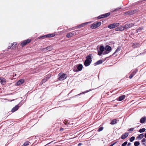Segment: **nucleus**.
I'll return each instance as SVG.
<instances>
[{
  "mask_svg": "<svg viewBox=\"0 0 146 146\" xmlns=\"http://www.w3.org/2000/svg\"><path fill=\"white\" fill-rule=\"evenodd\" d=\"M92 55L91 54H89L86 57V60L84 63V64L86 66H89L91 63L92 61Z\"/></svg>",
  "mask_w": 146,
  "mask_h": 146,
  "instance_id": "obj_1",
  "label": "nucleus"
},
{
  "mask_svg": "<svg viewBox=\"0 0 146 146\" xmlns=\"http://www.w3.org/2000/svg\"><path fill=\"white\" fill-rule=\"evenodd\" d=\"M83 66L81 64H79L75 66L73 68V71L74 72L80 71L82 69Z\"/></svg>",
  "mask_w": 146,
  "mask_h": 146,
  "instance_id": "obj_2",
  "label": "nucleus"
},
{
  "mask_svg": "<svg viewBox=\"0 0 146 146\" xmlns=\"http://www.w3.org/2000/svg\"><path fill=\"white\" fill-rule=\"evenodd\" d=\"M58 79L59 80H63L66 78L67 77V75L62 73H59L58 76Z\"/></svg>",
  "mask_w": 146,
  "mask_h": 146,
  "instance_id": "obj_3",
  "label": "nucleus"
},
{
  "mask_svg": "<svg viewBox=\"0 0 146 146\" xmlns=\"http://www.w3.org/2000/svg\"><path fill=\"white\" fill-rule=\"evenodd\" d=\"M119 23H113L109 25L108 27L109 29H111L117 27L119 26Z\"/></svg>",
  "mask_w": 146,
  "mask_h": 146,
  "instance_id": "obj_4",
  "label": "nucleus"
},
{
  "mask_svg": "<svg viewBox=\"0 0 146 146\" xmlns=\"http://www.w3.org/2000/svg\"><path fill=\"white\" fill-rule=\"evenodd\" d=\"M31 40L30 39H28L27 40H25L23 41L21 44V45L22 46L24 47L27 44L29 43Z\"/></svg>",
  "mask_w": 146,
  "mask_h": 146,
  "instance_id": "obj_5",
  "label": "nucleus"
},
{
  "mask_svg": "<svg viewBox=\"0 0 146 146\" xmlns=\"http://www.w3.org/2000/svg\"><path fill=\"white\" fill-rule=\"evenodd\" d=\"M110 13H108L105 14L100 15L97 17L98 19H100L102 18H105L109 16L110 15Z\"/></svg>",
  "mask_w": 146,
  "mask_h": 146,
  "instance_id": "obj_6",
  "label": "nucleus"
},
{
  "mask_svg": "<svg viewBox=\"0 0 146 146\" xmlns=\"http://www.w3.org/2000/svg\"><path fill=\"white\" fill-rule=\"evenodd\" d=\"M25 80L23 79H20V80H19L18 81L17 83V86L21 85L23 84Z\"/></svg>",
  "mask_w": 146,
  "mask_h": 146,
  "instance_id": "obj_7",
  "label": "nucleus"
},
{
  "mask_svg": "<svg viewBox=\"0 0 146 146\" xmlns=\"http://www.w3.org/2000/svg\"><path fill=\"white\" fill-rule=\"evenodd\" d=\"M137 70H133V71L131 73V74L129 76V78L130 79L132 78L133 76L136 74L137 72Z\"/></svg>",
  "mask_w": 146,
  "mask_h": 146,
  "instance_id": "obj_8",
  "label": "nucleus"
},
{
  "mask_svg": "<svg viewBox=\"0 0 146 146\" xmlns=\"http://www.w3.org/2000/svg\"><path fill=\"white\" fill-rule=\"evenodd\" d=\"M74 31L69 33L66 35V37L67 38H70L73 36L74 35Z\"/></svg>",
  "mask_w": 146,
  "mask_h": 146,
  "instance_id": "obj_9",
  "label": "nucleus"
},
{
  "mask_svg": "<svg viewBox=\"0 0 146 146\" xmlns=\"http://www.w3.org/2000/svg\"><path fill=\"white\" fill-rule=\"evenodd\" d=\"M19 108V106L18 105H17L12 109L11 111L12 112H14L16 111Z\"/></svg>",
  "mask_w": 146,
  "mask_h": 146,
  "instance_id": "obj_10",
  "label": "nucleus"
},
{
  "mask_svg": "<svg viewBox=\"0 0 146 146\" xmlns=\"http://www.w3.org/2000/svg\"><path fill=\"white\" fill-rule=\"evenodd\" d=\"M125 97V95H123L121 96H120L119 98H118L117 100L118 101H121L124 99Z\"/></svg>",
  "mask_w": 146,
  "mask_h": 146,
  "instance_id": "obj_11",
  "label": "nucleus"
},
{
  "mask_svg": "<svg viewBox=\"0 0 146 146\" xmlns=\"http://www.w3.org/2000/svg\"><path fill=\"white\" fill-rule=\"evenodd\" d=\"M137 11V10H131L129 11L128 12H127V14L131 15L133 14L134 13H136Z\"/></svg>",
  "mask_w": 146,
  "mask_h": 146,
  "instance_id": "obj_12",
  "label": "nucleus"
},
{
  "mask_svg": "<svg viewBox=\"0 0 146 146\" xmlns=\"http://www.w3.org/2000/svg\"><path fill=\"white\" fill-rule=\"evenodd\" d=\"M88 23V22H86L84 23H83L81 24L78 25L77 26V28H80L81 27H84V25H87Z\"/></svg>",
  "mask_w": 146,
  "mask_h": 146,
  "instance_id": "obj_13",
  "label": "nucleus"
},
{
  "mask_svg": "<svg viewBox=\"0 0 146 146\" xmlns=\"http://www.w3.org/2000/svg\"><path fill=\"white\" fill-rule=\"evenodd\" d=\"M128 134L127 133H125L122 135L121 138L123 139H124L128 136Z\"/></svg>",
  "mask_w": 146,
  "mask_h": 146,
  "instance_id": "obj_14",
  "label": "nucleus"
},
{
  "mask_svg": "<svg viewBox=\"0 0 146 146\" xmlns=\"http://www.w3.org/2000/svg\"><path fill=\"white\" fill-rule=\"evenodd\" d=\"M140 46V44L138 43H133L132 46L134 48H137Z\"/></svg>",
  "mask_w": 146,
  "mask_h": 146,
  "instance_id": "obj_15",
  "label": "nucleus"
},
{
  "mask_svg": "<svg viewBox=\"0 0 146 146\" xmlns=\"http://www.w3.org/2000/svg\"><path fill=\"white\" fill-rule=\"evenodd\" d=\"M111 47L108 45L106 46L105 48V50L108 51H110L111 50Z\"/></svg>",
  "mask_w": 146,
  "mask_h": 146,
  "instance_id": "obj_16",
  "label": "nucleus"
},
{
  "mask_svg": "<svg viewBox=\"0 0 146 146\" xmlns=\"http://www.w3.org/2000/svg\"><path fill=\"white\" fill-rule=\"evenodd\" d=\"M146 120V117H143L141 118L140 120V122L142 123H143L145 122Z\"/></svg>",
  "mask_w": 146,
  "mask_h": 146,
  "instance_id": "obj_17",
  "label": "nucleus"
},
{
  "mask_svg": "<svg viewBox=\"0 0 146 146\" xmlns=\"http://www.w3.org/2000/svg\"><path fill=\"white\" fill-rule=\"evenodd\" d=\"M117 120L116 119H114L113 120L111 121L110 124L111 125H114L117 123Z\"/></svg>",
  "mask_w": 146,
  "mask_h": 146,
  "instance_id": "obj_18",
  "label": "nucleus"
},
{
  "mask_svg": "<svg viewBox=\"0 0 146 146\" xmlns=\"http://www.w3.org/2000/svg\"><path fill=\"white\" fill-rule=\"evenodd\" d=\"M121 46H118L116 49V50H115L113 54L112 55H113L115 53H116L117 52L119 51L121 49Z\"/></svg>",
  "mask_w": 146,
  "mask_h": 146,
  "instance_id": "obj_19",
  "label": "nucleus"
},
{
  "mask_svg": "<svg viewBox=\"0 0 146 146\" xmlns=\"http://www.w3.org/2000/svg\"><path fill=\"white\" fill-rule=\"evenodd\" d=\"M144 137V135L143 134H141L139 135L137 137V138L138 139L140 140L142 139Z\"/></svg>",
  "mask_w": 146,
  "mask_h": 146,
  "instance_id": "obj_20",
  "label": "nucleus"
},
{
  "mask_svg": "<svg viewBox=\"0 0 146 146\" xmlns=\"http://www.w3.org/2000/svg\"><path fill=\"white\" fill-rule=\"evenodd\" d=\"M47 38H48L47 35L40 36L38 37V38L42 39Z\"/></svg>",
  "mask_w": 146,
  "mask_h": 146,
  "instance_id": "obj_21",
  "label": "nucleus"
},
{
  "mask_svg": "<svg viewBox=\"0 0 146 146\" xmlns=\"http://www.w3.org/2000/svg\"><path fill=\"white\" fill-rule=\"evenodd\" d=\"M46 48L47 50L49 51L53 49L52 46V45L49 46Z\"/></svg>",
  "mask_w": 146,
  "mask_h": 146,
  "instance_id": "obj_22",
  "label": "nucleus"
},
{
  "mask_svg": "<svg viewBox=\"0 0 146 146\" xmlns=\"http://www.w3.org/2000/svg\"><path fill=\"white\" fill-rule=\"evenodd\" d=\"M49 78V77H48V76H47L44 79H43L42 80V82L43 83H44Z\"/></svg>",
  "mask_w": 146,
  "mask_h": 146,
  "instance_id": "obj_23",
  "label": "nucleus"
},
{
  "mask_svg": "<svg viewBox=\"0 0 146 146\" xmlns=\"http://www.w3.org/2000/svg\"><path fill=\"white\" fill-rule=\"evenodd\" d=\"M102 62H103V61H102V60H100L96 62L95 63V64L96 65L99 64H102Z\"/></svg>",
  "mask_w": 146,
  "mask_h": 146,
  "instance_id": "obj_24",
  "label": "nucleus"
},
{
  "mask_svg": "<svg viewBox=\"0 0 146 146\" xmlns=\"http://www.w3.org/2000/svg\"><path fill=\"white\" fill-rule=\"evenodd\" d=\"M6 80L4 78H3L2 80H1L0 82L3 85H4L6 83Z\"/></svg>",
  "mask_w": 146,
  "mask_h": 146,
  "instance_id": "obj_25",
  "label": "nucleus"
},
{
  "mask_svg": "<svg viewBox=\"0 0 146 146\" xmlns=\"http://www.w3.org/2000/svg\"><path fill=\"white\" fill-rule=\"evenodd\" d=\"M105 50V48L103 46H101L100 47V51L103 52Z\"/></svg>",
  "mask_w": 146,
  "mask_h": 146,
  "instance_id": "obj_26",
  "label": "nucleus"
},
{
  "mask_svg": "<svg viewBox=\"0 0 146 146\" xmlns=\"http://www.w3.org/2000/svg\"><path fill=\"white\" fill-rule=\"evenodd\" d=\"M119 27L120 29V31H123L125 29V26H124L123 27L122 26H120Z\"/></svg>",
  "mask_w": 146,
  "mask_h": 146,
  "instance_id": "obj_27",
  "label": "nucleus"
},
{
  "mask_svg": "<svg viewBox=\"0 0 146 146\" xmlns=\"http://www.w3.org/2000/svg\"><path fill=\"white\" fill-rule=\"evenodd\" d=\"M91 28L92 29H95L97 28L95 23L91 25Z\"/></svg>",
  "mask_w": 146,
  "mask_h": 146,
  "instance_id": "obj_28",
  "label": "nucleus"
},
{
  "mask_svg": "<svg viewBox=\"0 0 146 146\" xmlns=\"http://www.w3.org/2000/svg\"><path fill=\"white\" fill-rule=\"evenodd\" d=\"M145 130H146L144 128H143L141 129H140L139 130V131L140 133H143V132H145Z\"/></svg>",
  "mask_w": 146,
  "mask_h": 146,
  "instance_id": "obj_29",
  "label": "nucleus"
},
{
  "mask_svg": "<svg viewBox=\"0 0 146 146\" xmlns=\"http://www.w3.org/2000/svg\"><path fill=\"white\" fill-rule=\"evenodd\" d=\"M47 35L48 37H53L55 35L53 33L48 34Z\"/></svg>",
  "mask_w": 146,
  "mask_h": 146,
  "instance_id": "obj_30",
  "label": "nucleus"
},
{
  "mask_svg": "<svg viewBox=\"0 0 146 146\" xmlns=\"http://www.w3.org/2000/svg\"><path fill=\"white\" fill-rule=\"evenodd\" d=\"M29 143H30V142H29V141H26L24 143V144L23 145V146H27L29 145Z\"/></svg>",
  "mask_w": 146,
  "mask_h": 146,
  "instance_id": "obj_31",
  "label": "nucleus"
},
{
  "mask_svg": "<svg viewBox=\"0 0 146 146\" xmlns=\"http://www.w3.org/2000/svg\"><path fill=\"white\" fill-rule=\"evenodd\" d=\"M135 137L134 136H132L130 137L129 139V141L130 142H133L135 139Z\"/></svg>",
  "mask_w": 146,
  "mask_h": 146,
  "instance_id": "obj_32",
  "label": "nucleus"
},
{
  "mask_svg": "<svg viewBox=\"0 0 146 146\" xmlns=\"http://www.w3.org/2000/svg\"><path fill=\"white\" fill-rule=\"evenodd\" d=\"M140 144V143L139 141H135L134 142V145L135 146H138Z\"/></svg>",
  "mask_w": 146,
  "mask_h": 146,
  "instance_id": "obj_33",
  "label": "nucleus"
},
{
  "mask_svg": "<svg viewBox=\"0 0 146 146\" xmlns=\"http://www.w3.org/2000/svg\"><path fill=\"white\" fill-rule=\"evenodd\" d=\"M95 24L96 25V26L97 27L100 26L101 25V23L100 22H98L96 23Z\"/></svg>",
  "mask_w": 146,
  "mask_h": 146,
  "instance_id": "obj_34",
  "label": "nucleus"
},
{
  "mask_svg": "<svg viewBox=\"0 0 146 146\" xmlns=\"http://www.w3.org/2000/svg\"><path fill=\"white\" fill-rule=\"evenodd\" d=\"M103 129V127H100L98 130H97L98 131L100 132V131H102Z\"/></svg>",
  "mask_w": 146,
  "mask_h": 146,
  "instance_id": "obj_35",
  "label": "nucleus"
},
{
  "mask_svg": "<svg viewBox=\"0 0 146 146\" xmlns=\"http://www.w3.org/2000/svg\"><path fill=\"white\" fill-rule=\"evenodd\" d=\"M103 52H101L99 50H98V54L99 55L101 56L102 54H103Z\"/></svg>",
  "mask_w": 146,
  "mask_h": 146,
  "instance_id": "obj_36",
  "label": "nucleus"
},
{
  "mask_svg": "<svg viewBox=\"0 0 146 146\" xmlns=\"http://www.w3.org/2000/svg\"><path fill=\"white\" fill-rule=\"evenodd\" d=\"M109 51H106V50H105L104 51L103 53V54H108V53H109Z\"/></svg>",
  "mask_w": 146,
  "mask_h": 146,
  "instance_id": "obj_37",
  "label": "nucleus"
},
{
  "mask_svg": "<svg viewBox=\"0 0 146 146\" xmlns=\"http://www.w3.org/2000/svg\"><path fill=\"white\" fill-rule=\"evenodd\" d=\"M127 141H125L124 143H123L121 145L122 146H125L127 144Z\"/></svg>",
  "mask_w": 146,
  "mask_h": 146,
  "instance_id": "obj_38",
  "label": "nucleus"
},
{
  "mask_svg": "<svg viewBox=\"0 0 146 146\" xmlns=\"http://www.w3.org/2000/svg\"><path fill=\"white\" fill-rule=\"evenodd\" d=\"M17 44V43L16 42H14L13 43V44H12V46H14V47Z\"/></svg>",
  "mask_w": 146,
  "mask_h": 146,
  "instance_id": "obj_39",
  "label": "nucleus"
},
{
  "mask_svg": "<svg viewBox=\"0 0 146 146\" xmlns=\"http://www.w3.org/2000/svg\"><path fill=\"white\" fill-rule=\"evenodd\" d=\"M14 48V46H9L8 47V49H13Z\"/></svg>",
  "mask_w": 146,
  "mask_h": 146,
  "instance_id": "obj_40",
  "label": "nucleus"
},
{
  "mask_svg": "<svg viewBox=\"0 0 146 146\" xmlns=\"http://www.w3.org/2000/svg\"><path fill=\"white\" fill-rule=\"evenodd\" d=\"M47 50L46 48H43L42 49V51H46Z\"/></svg>",
  "mask_w": 146,
  "mask_h": 146,
  "instance_id": "obj_41",
  "label": "nucleus"
},
{
  "mask_svg": "<svg viewBox=\"0 0 146 146\" xmlns=\"http://www.w3.org/2000/svg\"><path fill=\"white\" fill-rule=\"evenodd\" d=\"M120 8H116V9H115L114 10V11H117L118 10H119V9H120Z\"/></svg>",
  "mask_w": 146,
  "mask_h": 146,
  "instance_id": "obj_42",
  "label": "nucleus"
},
{
  "mask_svg": "<svg viewBox=\"0 0 146 146\" xmlns=\"http://www.w3.org/2000/svg\"><path fill=\"white\" fill-rule=\"evenodd\" d=\"M117 141H116V142H115V143H112V144H111L110 146H113V145H114L116 143H117Z\"/></svg>",
  "mask_w": 146,
  "mask_h": 146,
  "instance_id": "obj_43",
  "label": "nucleus"
},
{
  "mask_svg": "<svg viewBox=\"0 0 146 146\" xmlns=\"http://www.w3.org/2000/svg\"><path fill=\"white\" fill-rule=\"evenodd\" d=\"M120 29L119 27H117L115 29V31H120Z\"/></svg>",
  "mask_w": 146,
  "mask_h": 146,
  "instance_id": "obj_44",
  "label": "nucleus"
},
{
  "mask_svg": "<svg viewBox=\"0 0 146 146\" xmlns=\"http://www.w3.org/2000/svg\"><path fill=\"white\" fill-rule=\"evenodd\" d=\"M134 128H130L128 131H133V130Z\"/></svg>",
  "mask_w": 146,
  "mask_h": 146,
  "instance_id": "obj_45",
  "label": "nucleus"
},
{
  "mask_svg": "<svg viewBox=\"0 0 146 146\" xmlns=\"http://www.w3.org/2000/svg\"><path fill=\"white\" fill-rule=\"evenodd\" d=\"M77 26L76 27H72V29H77Z\"/></svg>",
  "mask_w": 146,
  "mask_h": 146,
  "instance_id": "obj_46",
  "label": "nucleus"
},
{
  "mask_svg": "<svg viewBox=\"0 0 146 146\" xmlns=\"http://www.w3.org/2000/svg\"><path fill=\"white\" fill-rule=\"evenodd\" d=\"M131 143H129L128 144H127V146H129L131 145Z\"/></svg>",
  "mask_w": 146,
  "mask_h": 146,
  "instance_id": "obj_47",
  "label": "nucleus"
},
{
  "mask_svg": "<svg viewBox=\"0 0 146 146\" xmlns=\"http://www.w3.org/2000/svg\"><path fill=\"white\" fill-rule=\"evenodd\" d=\"M82 145L81 143H79L78 144V146H80Z\"/></svg>",
  "mask_w": 146,
  "mask_h": 146,
  "instance_id": "obj_48",
  "label": "nucleus"
},
{
  "mask_svg": "<svg viewBox=\"0 0 146 146\" xmlns=\"http://www.w3.org/2000/svg\"><path fill=\"white\" fill-rule=\"evenodd\" d=\"M130 27H132V26H133V24L131 23V24H130Z\"/></svg>",
  "mask_w": 146,
  "mask_h": 146,
  "instance_id": "obj_49",
  "label": "nucleus"
},
{
  "mask_svg": "<svg viewBox=\"0 0 146 146\" xmlns=\"http://www.w3.org/2000/svg\"><path fill=\"white\" fill-rule=\"evenodd\" d=\"M90 91V90H89L88 91H87V92H83V93H86V92H89V91Z\"/></svg>",
  "mask_w": 146,
  "mask_h": 146,
  "instance_id": "obj_50",
  "label": "nucleus"
},
{
  "mask_svg": "<svg viewBox=\"0 0 146 146\" xmlns=\"http://www.w3.org/2000/svg\"><path fill=\"white\" fill-rule=\"evenodd\" d=\"M63 130V129L62 128H61L60 129V130Z\"/></svg>",
  "mask_w": 146,
  "mask_h": 146,
  "instance_id": "obj_51",
  "label": "nucleus"
},
{
  "mask_svg": "<svg viewBox=\"0 0 146 146\" xmlns=\"http://www.w3.org/2000/svg\"><path fill=\"white\" fill-rule=\"evenodd\" d=\"M145 138H146V133H145Z\"/></svg>",
  "mask_w": 146,
  "mask_h": 146,
  "instance_id": "obj_52",
  "label": "nucleus"
},
{
  "mask_svg": "<svg viewBox=\"0 0 146 146\" xmlns=\"http://www.w3.org/2000/svg\"><path fill=\"white\" fill-rule=\"evenodd\" d=\"M81 94H82V93H80V94H79L78 95H80Z\"/></svg>",
  "mask_w": 146,
  "mask_h": 146,
  "instance_id": "obj_53",
  "label": "nucleus"
},
{
  "mask_svg": "<svg viewBox=\"0 0 146 146\" xmlns=\"http://www.w3.org/2000/svg\"><path fill=\"white\" fill-rule=\"evenodd\" d=\"M65 124H66V123H65Z\"/></svg>",
  "mask_w": 146,
  "mask_h": 146,
  "instance_id": "obj_54",
  "label": "nucleus"
},
{
  "mask_svg": "<svg viewBox=\"0 0 146 146\" xmlns=\"http://www.w3.org/2000/svg\"><path fill=\"white\" fill-rule=\"evenodd\" d=\"M143 144L145 145V143H143Z\"/></svg>",
  "mask_w": 146,
  "mask_h": 146,
  "instance_id": "obj_55",
  "label": "nucleus"
},
{
  "mask_svg": "<svg viewBox=\"0 0 146 146\" xmlns=\"http://www.w3.org/2000/svg\"><path fill=\"white\" fill-rule=\"evenodd\" d=\"M1 78H0V80H1Z\"/></svg>",
  "mask_w": 146,
  "mask_h": 146,
  "instance_id": "obj_56",
  "label": "nucleus"
}]
</instances>
